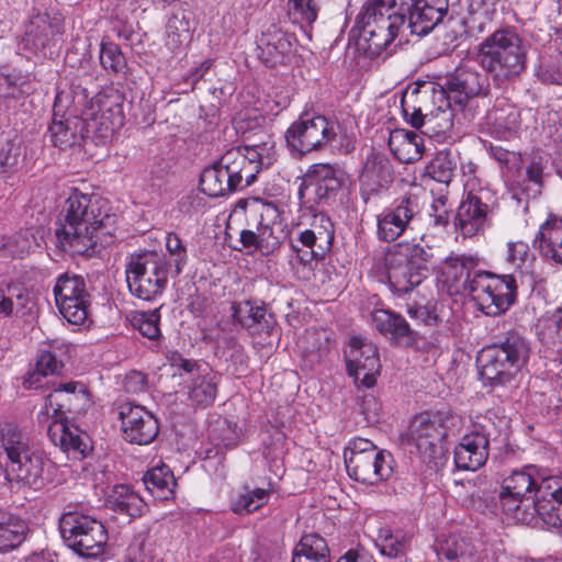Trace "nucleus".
<instances>
[{
  "label": "nucleus",
  "instance_id": "f257e3e1",
  "mask_svg": "<svg viewBox=\"0 0 562 562\" xmlns=\"http://www.w3.org/2000/svg\"><path fill=\"white\" fill-rule=\"evenodd\" d=\"M448 8L449 0H366L351 32L358 34V48L375 57L405 32L419 37L429 34Z\"/></svg>",
  "mask_w": 562,
  "mask_h": 562
},
{
  "label": "nucleus",
  "instance_id": "f03ea898",
  "mask_svg": "<svg viewBox=\"0 0 562 562\" xmlns=\"http://www.w3.org/2000/svg\"><path fill=\"white\" fill-rule=\"evenodd\" d=\"M116 227L117 215L105 200L74 189L55 223V236L64 251L90 257L98 245L113 241Z\"/></svg>",
  "mask_w": 562,
  "mask_h": 562
},
{
  "label": "nucleus",
  "instance_id": "7ed1b4c3",
  "mask_svg": "<svg viewBox=\"0 0 562 562\" xmlns=\"http://www.w3.org/2000/svg\"><path fill=\"white\" fill-rule=\"evenodd\" d=\"M476 60L492 81L501 87L526 70L528 44L514 29H497L479 44Z\"/></svg>",
  "mask_w": 562,
  "mask_h": 562
},
{
  "label": "nucleus",
  "instance_id": "20e7f679",
  "mask_svg": "<svg viewBox=\"0 0 562 562\" xmlns=\"http://www.w3.org/2000/svg\"><path fill=\"white\" fill-rule=\"evenodd\" d=\"M530 344L517 330H509L477 357L484 386L492 390L514 387L516 378L530 357Z\"/></svg>",
  "mask_w": 562,
  "mask_h": 562
},
{
  "label": "nucleus",
  "instance_id": "39448f33",
  "mask_svg": "<svg viewBox=\"0 0 562 562\" xmlns=\"http://www.w3.org/2000/svg\"><path fill=\"white\" fill-rule=\"evenodd\" d=\"M551 494L549 479L542 477L533 465L515 470L502 481L498 503L502 513L514 522H530L535 517V504Z\"/></svg>",
  "mask_w": 562,
  "mask_h": 562
},
{
  "label": "nucleus",
  "instance_id": "423d86ee",
  "mask_svg": "<svg viewBox=\"0 0 562 562\" xmlns=\"http://www.w3.org/2000/svg\"><path fill=\"white\" fill-rule=\"evenodd\" d=\"M87 103L86 88L70 85L67 89L57 91L52 123L47 130V137L53 146L67 149L81 144L90 130V123L85 116Z\"/></svg>",
  "mask_w": 562,
  "mask_h": 562
},
{
  "label": "nucleus",
  "instance_id": "0eeeda50",
  "mask_svg": "<svg viewBox=\"0 0 562 562\" xmlns=\"http://www.w3.org/2000/svg\"><path fill=\"white\" fill-rule=\"evenodd\" d=\"M432 257L429 246L400 243L386 254L389 283L397 294H406L418 286L428 276V262Z\"/></svg>",
  "mask_w": 562,
  "mask_h": 562
},
{
  "label": "nucleus",
  "instance_id": "6e6552de",
  "mask_svg": "<svg viewBox=\"0 0 562 562\" xmlns=\"http://www.w3.org/2000/svg\"><path fill=\"white\" fill-rule=\"evenodd\" d=\"M172 278L171 263L167 256L156 250H142L130 256L126 265V281L131 293L144 301L160 295Z\"/></svg>",
  "mask_w": 562,
  "mask_h": 562
},
{
  "label": "nucleus",
  "instance_id": "1a4fd4ad",
  "mask_svg": "<svg viewBox=\"0 0 562 562\" xmlns=\"http://www.w3.org/2000/svg\"><path fill=\"white\" fill-rule=\"evenodd\" d=\"M460 425V416L449 409L423 412L411 423V440L422 454L436 458L442 453L445 440L454 435Z\"/></svg>",
  "mask_w": 562,
  "mask_h": 562
},
{
  "label": "nucleus",
  "instance_id": "9d476101",
  "mask_svg": "<svg viewBox=\"0 0 562 562\" xmlns=\"http://www.w3.org/2000/svg\"><path fill=\"white\" fill-rule=\"evenodd\" d=\"M61 537L72 551L83 558H97L104 552L108 532L103 524L90 516L69 512L59 519Z\"/></svg>",
  "mask_w": 562,
  "mask_h": 562
},
{
  "label": "nucleus",
  "instance_id": "9b49d317",
  "mask_svg": "<svg viewBox=\"0 0 562 562\" xmlns=\"http://www.w3.org/2000/svg\"><path fill=\"white\" fill-rule=\"evenodd\" d=\"M480 311L496 316L506 312L516 301L517 284L512 274L496 276L487 271L476 272L469 293Z\"/></svg>",
  "mask_w": 562,
  "mask_h": 562
},
{
  "label": "nucleus",
  "instance_id": "f8f14e48",
  "mask_svg": "<svg viewBox=\"0 0 562 562\" xmlns=\"http://www.w3.org/2000/svg\"><path fill=\"white\" fill-rule=\"evenodd\" d=\"M338 124L323 115L303 113L286 130L284 137L289 149L300 155L323 150L335 140Z\"/></svg>",
  "mask_w": 562,
  "mask_h": 562
},
{
  "label": "nucleus",
  "instance_id": "ddd939ff",
  "mask_svg": "<svg viewBox=\"0 0 562 562\" xmlns=\"http://www.w3.org/2000/svg\"><path fill=\"white\" fill-rule=\"evenodd\" d=\"M344 182L342 170L330 164H314L301 178L297 196L300 204L313 210L329 204L336 198Z\"/></svg>",
  "mask_w": 562,
  "mask_h": 562
},
{
  "label": "nucleus",
  "instance_id": "4468645a",
  "mask_svg": "<svg viewBox=\"0 0 562 562\" xmlns=\"http://www.w3.org/2000/svg\"><path fill=\"white\" fill-rule=\"evenodd\" d=\"M247 160L239 149H229L200 176L201 191L211 196H224L240 188V172Z\"/></svg>",
  "mask_w": 562,
  "mask_h": 562
},
{
  "label": "nucleus",
  "instance_id": "2eb2a0df",
  "mask_svg": "<svg viewBox=\"0 0 562 562\" xmlns=\"http://www.w3.org/2000/svg\"><path fill=\"white\" fill-rule=\"evenodd\" d=\"M434 91L442 92L445 101L453 103L460 110L465 103L488 91V78L479 71L470 68H457L453 72L441 77L436 82H431Z\"/></svg>",
  "mask_w": 562,
  "mask_h": 562
},
{
  "label": "nucleus",
  "instance_id": "dca6fc26",
  "mask_svg": "<svg viewBox=\"0 0 562 562\" xmlns=\"http://www.w3.org/2000/svg\"><path fill=\"white\" fill-rule=\"evenodd\" d=\"M56 305L60 314L74 325H82L88 317L90 294L81 276L64 273L54 286Z\"/></svg>",
  "mask_w": 562,
  "mask_h": 562
},
{
  "label": "nucleus",
  "instance_id": "f3484780",
  "mask_svg": "<svg viewBox=\"0 0 562 562\" xmlns=\"http://www.w3.org/2000/svg\"><path fill=\"white\" fill-rule=\"evenodd\" d=\"M345 356L347 372L353 378L357 387H373L381 371L376 346L371 341L352 337L349 342V350L345 352Z\"/></svg>",
  "mask_w": 562,
  "mask_h": 562
},
{
  "label": "nucleus",
  "instance_id": "a211bd4d",
  "mask_svg": "<svg viewBox=\"0 0 562 562\" xmlns=\"http://www.w3.org/2000/svg\"><path fill=\"white\" fill-rule=\"evenodd\" d=\"M92 405V396L86 384L68 382L60 384L47 395L43 411L38 415L54 419H67L66 413L82 414Z\"/></svg>",
  "mask_w": 562,
  "mask_h": 562
},
{
  "label": "nucleus",
  "instance_id": "6ab92c4d",
  "mask_svg": "<svg viewBox=\"0 0 562 562\" xmlns=\"http://www.w3.org/2000/svg\"><path fill=\"white\" fill-rule=\"evenodd\" d=\"M5 475L9 481H16L34 490L42 488L53 481L54 463L44 453L32 448L12 463L5 464Z\"/></svg>",
  "mask_w": 562,
  "mask_h": 562
},
{
  "label": "nucleus",
  "instance_id": "aec40b11",
  "mask_svg": "<svg viewBox=\"0 0 562 562\" xmlns=\"http://www.w3.org/2000/svg\"><path fill=\"white\" fill-rule=\"evenodd\" d=\"M119 417L123 437L131 443L148 445L158 436V420L140 405L130 402L121 404Z\"/></svg>",
  "mask_w": 562,
  "mask_h": 562
},
{
  "label": "nucleus",
  "instance_id": "412c9836",
  "mask_svg": "<svg viewBox=\"0 0 562 562\" xmlns=\"http://www.w3.org/2000/svg\"><path fill=\"white\" fill-rule=\"evenodd\" d=\"M295 36L272 24L257 41L258 58L268 67L288 65L295 57Z\"/></svg>",
  "mask_w": 562,
  "mask_h": 562
},
{
  "label": "nucleus",
  "instance_id": "4be33fe9",
  "mask_svg": "<svg viewBox=\"0 0 562 562\" xmlns=\"http://www.w3.org/2000/svg\"><path fill=\"white\" fill-rule=\"evenodd\" d=\"M401 103L405 121L415 128L422 127L425 120L435 113L434 104L439 109L448 106L442 92L434 91L431 82L419 83L412 91H406Z\"/></svg>",
  "mask_w": 562,
  "mask_h": 562
},
{
  "label": "nucleus",
  "instance_id": "5701e85b",
  "mask_svg": "<svg viewBox=\"0 0 562 562\" xmlns=\"http://www.w3.org/2000/svg\"><path fill=\"white\" fill-rule=\"evenodd\" d=\"M344 457L349 476L361 484L374 485L387 480L393 472L392 457L385 451H371L356 457H347L345 452Z\"/></svg>",
  "mask_w": 562,
  "mask_h": 562
},
{
  "label": "nucleus",
  "instance_id": "b1692460",
  "mask_svg": "<svg viewBox=\"0 0 562 562\" xmlns=\"http://www.w3.org/2000/svg\"><path fill=\"white\" fill-rule=\"evenodd\" d=\"M234 321L252 336L270 337L277 333L278 323L267 305L258 300H244L232 304Z\"/></svg>",
  "mask_w": 562,
  "mask_h": 562
},
{
  "label": "nucleus",
  "instance_id": "393cba45",
  "mask_svg": "<svg viewBox=\"0 0 562 562\" xmlns=\"http://www.w3.org/2000/svg\"><path fill=\"white\" fill-rule=\"evenodd\" d=\"M417 213L418 203L416 198L405 195L396 200L392 207L376 217L379 239L386 243L395 241L409 227Z\"/></svg>",
  "mask_w": 562,
  "mask_h": 562
},
{
  "label": "nucleus",
  "instance_id": "a878e982",
  "mask_svg": "<svg viewBox=\"0 0 562 562\" xmlns=\"http://www.w3.org/2000/svg\"><path fill=\"white\" fill-rule=\"evenodd\" d=\"M479 258L467 255H451L442 263V282L450 295L469 294L476 272Z\"/></svg>",
  "mask_w": 562,
  "mask_h": 562
},
{
  "label": "nucleus",
  "instance_id": "bb28decb",
  "mask_svg": "<svg viewBox=\"0 0 562 562\" xmlns=\"http://www.w3.org/2000/svg\"><path fill=\"white\" fill-rule=\"evenodd\" d=\"M488 454L490 435L481 427L462 437L454 448V463L460 470L476 471L485 464Z\"/></svg>",
  "mask_w": 562,
  "mask_h": 562
},
{
  "label": "nucleus",
  "instance_id": "cd10ccee",
  "mask_svg": "<svg viewBox=\"0 0 562 562\" xmlns=\"http://www.w3.org/2000/svg\"><path fill=\"white\" fill-rule=\"evenodd\" d=\"M393 180L394 170L389 157L382 153L370 154L359 177L364 200L367 201L369 195H375L389 188Z\"/></svg>",
  "mask_w": 562,
  "mask_h": 562
},
{
  "label": "nucleus",
  "instance_id": "c85d7f7f",
  "mask_svg": "<svg viewBox=\"0 0 562 562\" xmlns=\"http://www.w3.org/2000/svg\"><path fill=\"white\" fill-rule=\"evenodd\" d=\"M491 207L482 199L469 193L459 205L454 225L463 237H472L490 226Z\"/></svg>",
  "mask_w": 562,
  "mask_h": 562
},
{
  "label": "nucleus",
  "instance_id": "c756f323",
  "mask_svg": "<svg viewBox=\"0 0 562 562\" xmlns=\"http://www.w3.org/2000/svg\"><path fill=\"white\" fill-rule=\"evenodd\" d=\"M87 122L90 128L99 130L103 137L112 135L113 132L121 127L124 122L122 105L110 102V100L99 94L94 99L89 100L86 104Z\"/></svg>",
  "mask_w": 562,
  "mask_h": 562
},
{
  "label": "nucleus",
  "instance_id": "7c9ffc66",
  "mask_svg": "<svg viewBox=\"0 0 562 562\" xmlns=\"http://www.w3.org/2000/svg\"><path fill=\"white\" fill-rule=\"evenodd\" d=\"M47 435L55 446L76 458L86 457L92 449L90 436L68 419H54L47 429Z\"/></svg>",
  "mask_w": 562,
  "mask_h": 562
},
{
  "label": "nucleus",
  "instance_id": "2f4dec72",
  "mask_svg": "<svg viewBox=\"0 0 562 562\" xmlns=\"http://www.w3.org/2000/svg\"><path fill=\"white\" fill-rule=\"evenodd\" d=\"M533 247L543 259L562 267V218L550 216L541 224Z\"/></svg>",
  "mask_w": 562,
  "mask_h": 562
},
{
  "label": "nucleus",
  "instance_id": "473e14b6",
  "mask_svg": "<svg viewBox=\"0 0 562 562\" xmlns=\"http://www.w3.org/2000/svg\"><path fill=\"white\" fill-rule=\"evenodd\" d=\"M371 318L374 327L396 344L408 347L417 340L416 331L411 328L406 319L392 311L375 310Z\"/></svg>",
  "mask_w": 562,
  "mask_h": 562
},
{
  "label": "nucleus",
  "instance_id": "72a5a7b5",
  "mask_svg": "<svg viewBox=\"0 0 562 562\" xmlns=\"http://www.w3.org/2000/svg\"><path fill=\"white\" fill-rule=\"evenodd\" d=\"M260 221L257 224L259 231V250L269 255L277 250L286 237L281 223L272 221L278 217V209L272 203L261 205L259 211Z\"/></svg>",
  "mask_w": 562,
  "mask_h": 562
},
{
  "label": "nucleus",
  "instance_id": "f704fd0d",
  "mask_svg": "<svg viewBox=\"0 0 562 562\" xmlns=\"http://www.w3.org/2000/svg\"><path fill=\"white\" fill-rule=\"evenodd\" d=\"M0 447L12 463L34 448L30 435L13 419L0 420Z\"/></svg>",
  "mask_w": 562,
  "mask_h": 562
},
{
  "label": "nucleus",
  "instance_id": "c9c22d12",
  "mask_svg": "<svg viewBox=\"0 0 562 562\" xmlns=\"http://www.w3.org/2000/svg\"><path fill=\"white\" fill-rule=\"evenodd\" d=\"M221 375L213 371L209 366L198 369V375H194L189 384V400L195 407L205 408L212 405L217 395V387Z\"/></svg>",
  "mask_w": 562,
  "mask_h": 562
},
{
  "label": "nucleus",
  "instance_id": "e433bc0d",
  "mask_svg": "<svg viewBox=\"0 0 562 562\" xmlns=\"http://www.w3.org/2000/svg\"><path fill=\"white\" fill-rule=\"evenodd\" d=\"M535 517L530 522H522L527 526H546L548 529L562 528V487L551 485V494L540 497L535 504Z\"/></svg>",
  "mask_w": 562,
  "mask_h": 562
},
{
  "label": "nucleus",
  "instance_id": "4c0bfd02",
  "mask_svg": "<svg viewBox=\"0 0 562 562\" xmlns=\"http://www.w3.org/2000/svg\"><path fill=\"white\" fill-rule=\"evenodd\" d=\"M389 147L396 159L411 164L422 158L424 139L414 131L397 128L390 134Z\"/></svg>",
  "mask_w": 562,
  "mask_h": 562
},
{
  "label": "nucleus",
  "instance_id": "58836bf2",
  "mask_svg": "<svg viewBox=\"0 0 562 562\" xmlns=\"http://www.w3.org/2000/svg\"><path fill=\"white\" fill-rule=\"evenodd\" d=\"M29 524L19 515L0 508V553L19 548L27 538Z\"/></svg>",
  "mask_w": 562,
  "mask_h": 562
},
{
  "label": "nucleus",
  "instance_id": "ea45409f",
  "mask_svg": "<svg viewBox=\"0 0 562 562\" xmlns=\"http://www.w3.org/2000/svg\"><path fill=\"white\" fill-rule=\"evenodd\" d=\"M143 483L147 492L156 499L167 501L173 497L177 481L170 468L157 465L145 472Z\"/></svg>",
  "mask_w": 562,
  "mask_h": 562
},
{
  "label": "nucleus",
  "instance_id": "a19ab883",
  "mask_svg": "<svg viewBox=\"0 0 562 562\" xmlns=\"http://www.w3.org/2000/svg\"><path fill=\"white\" fill-rule=\"evenodd\" d=\"M543 170L544 162L540 156H535L526 167V178L516 180L512 184L513 198L517 199L518 203L521 202L519 193L526 195V200L537 198L541 193L543 186Z\"/></svg>",
  "mask_w": 562,
  "mask_h": 562
},
{
  "label": "nucleus",
  "instance_id": "79ce46f5",
  "mask_svg": "<svg viewBox=\"0 0 562 562\" xmlns=\"http://www.w3.org/2000/svg\"><path fill=\"white\" fill-rule=\"evenodd\" d=\"M106 506L116 513L138 517L143 514L146 504L130 486L121 484L115 485L108 496Z\"/></svg>",
  "mask_w": 562,
  "mask_h": 562
},
{
  "label": "nucleus",
  "instance_id": "37998d69",
  "mask_svg": "<svg viewBox=\"0 0 562 562\" xmlns=\"http://www.w3.org/2000/svg\"><path fill=\"white\" fill-rule=\"evenodd\" d=\"M58 33H60L59 26L53 25L48 15L37 16L31 22L23 41L26 47L38 52L45 49Z\"/></svg>",
  "mask_w": 562,
  "mask_h": 562
},
{
  "label": "nucleus",
  "instance_id": "c03bdc74",
  "mask_svg": "<svg viewBox=\"0 0 562 562\" xmlns=\"http://www.w3.org/2000/svg\"><path fill=\"white\" fill-rule=\"evenodd\" d=\"M319 225L312 224L311 231L317 235L316 248L314 251H305L302 254V263L307 265L312 260H319L330 250L334 240V225L331 221L325 215H319Z\"/></svg>",
  "mask_w": 562,
  "mask_h": 562
},
{
  "label": "nucleus",
  "instance_id": "a18cd8bd",
  "mask_svg": "<svg viewBox=\"0 0 562 562\" xmlns=\"http://www.w3.org/2000/svg\"><path fill=\"white\" fill-rule=\"evenodd\" d=\"M458 166V155L451 150H440L427 166L428 175L436 181L449 184Z\"/></svg>",
  "mask_w": 562,
  "mask_h": 562
},
{
  "label": "nucleus",
  "instance_id": "49530a36",
  "mask_svg": "<svg viewBox=\"0 0 562 562\" xmlns=\"http://www.w3.org/2000/svg\"><path fill=\"white\" fill-rule=\"evenodd\" d=\"M304 353L312 362H319L326 357L331 348V340L326 330L310 329L304 337Z\"/></svg>",
  "mask_w": 562,
  "mask_h": 562
},
{
  "label": "nucleus",
  "instance_id": "de8ad7c7",
  "mask_svg": "<svg viewBox=\"0 0 562 562\" xmlns=\"http://www.w3.org/2000/svg\"><path fill=\"white\" fill-rule=\"evenodd\" d=\"M440 555L447 562H480V554L465 539L447 542L440 548Z\"/></svg>",
  "mask_w": 562,
  "mask_h": 562
},
{
  "label": "nucleus",
  "instance_id": "09e8293b",
  "mask_svg": "<svg viewBox=\"0 0 562 562\" xmlns=\"http://www.w3.org/2000/svg\"><path fill=\"white\" fill-rule=\"evenodd\" d=\"M539 337L548 347L562 349V307L557 308L543 319Z\"/></svg>",
  "mask_w": 562,
  "mask_h": 562
},
{
  "label": "nucleus",
  "instance_id": "8fccbe9b",
  "mask_svg": "<svg viewBox=\"0 0 562 562\" xmlns=\"http://www.w3.org/2000/svg\"><path fill=\"white\" fill-rule=\"evenodd\" d=\"M269 498L268 491L263 488H255L238 494L232 502V510L235 514H250L262 507Z\"/></svg>",
  "mask_w": 562,
  "mask_h": 562
},
{
  "label": "nucleus",
  "instance_id": "3c124183",
  "mask_svg": "<svg viewBox=\"0 0 562 562\" xmlns=\"http://www.w3.org/2000/svg\"><path fill=\"white\" fill-rule=\"evenodd\" d=\"M159 323V308L136 313L132 319L133 327L136 328L142 336L155 342H158L161 338Z\"/></svg>",
  "mask_w": 562,
  "mask_h": 562
},
{
  "label": "nucleus",
  "instance_id": "603ef678",
  "mask_svg": "<svg viewBox=\"0 0 562 562\" xmlns=\"http://www.w3.org/2000/svg\"><path fill=\"white\" fill-rule=\"evenodd\" d=\"M293 554L308 555L313 559L330 560V551L326 540L316 533L302 536L295 546Z\"/></svg>",
  "mask_w": 562,
  "mask_h": 562
},
{
  "label": "nucleus",
  "instance_id": "864d4df0",
  "mask_svg": "<svg viewBox=\"0 0 562 562\" xmlns=\"http://www.w3.org/2000/svg\"><path fill=\"white\" fill-rule=\"evenodd\" d=\"M100 63L102 67L113 74L124 72L127 64L121 47L113 42H102L100 47Z\"/></svg>",
  "mask_w": 562,
  "mask_h": 562
},
{
  "label": "nucleus",
  "instance_id": "5fc2aeb1",
  "mask_svg": "<svg viewBox=\"0 0 562 562\" xmlns=\"http://www.w3.org/2000/svg\"><path fill=\"white\" fill-rule=\"evenodd\" d=\"M166 249L169 254L168 261L171 263L172 278L178 277L188 261V252L180 237L175 233L166 236Z\"/></svg>",
  "mask_w": 562,
  "mask_h": 562
},
{
  "label": "nucleus",
  "instance_id": "6e6d98bb",
  "mask_svg": "<svg viewBox=\"0 0 562 562\" xmlns=\"http://www.w3.org/2000/svg\"><path fill=\"white\" fill-rule=\"evenodd\" d=\"M318 13L314 0H289V14L294 22L312 24Z\"/></svg>",
  "mask_w": 562,
  "mask_h": 562
},
{
  "label": "nucleus",
  "instance_id": "4d7b16f0",
  "mask_svg": "<svg viewBox=\"0 0 562 562\" xmlns=\"http://www.w3.org/2000/svg\"><path fill=\"white\" fill-rule=\"evenodd\" d=\"M274 142L271 136L261 143H252L245 147L246 154L254 158L260 167H268L274 160Z\"/></svg>",
  "mask_w": 562,
  "mask_h": 562
},
{
  "label": "nucleus",
  "instance_id": "13d9d810",
  "mask_svg": "<svg viewBox=\"0 0 562 562\" xmlns=\"http://www.w3.org/2000/svg\"><path fill=\"white\" fill-rule=\"evenodd\" d=\"M21 144V138L15 135L13 138L8 139L3 147L0 148V172H5L18 165L22 154Z\"/></svg>",
  "mask_w": 562,
  "mask_h": 562
},
{
  "label": "nucleus",
  "instance_id": "bf43d9fd",
  "mask_svg": "<svg viewBox=\"0 0 562 562\" xmlns=\"http://www.w3.org/2000/svg\"><path fill=\"white\" fill-rule=\"evenodd\" d=\"M167 33L175 44H181L190 37L189 24L183 18L173 14L167 23Z\"/></svg>",
  "mask_w": 562,
  "mask_h": 562
},
{
  "label": "nucleus",
  "instance_id": "052dcab7",
  "mask_svg": "<svg viewBox=\"0 0 562 562\" xmlns=\"http://www.w3.org/2000/svg\"><path fill=\"white\" fill-rule=\"evenodd\" d=\"M360 413L368 424L379 422L382 412V405L373 394H364L359 403Z\"/></svg>",
  "mask_w": 562,
  "mask_h": 562
},
{
  "label": "nucleus",
  "instance_id": "680f3d73",
  "mask_svg": "<svg viewBox=\"0 0 562 562\" xmlns=\"http://www.w3.org/2000/svg\"><path fill=\"white\" fill-rule=\"evenodd\" d=\"M63 368V363L56 359V356L49 351L43 352L33 369L38 373H43L44 376L56 374Z\"/></svg>",
  "mask_w": 562,
  "mask_h": 562
},
{
  "label": "nucleus",
  "instance_id": "e2e57ef3",
  "mask_svg": "<svg viewBox=\"0 0 562 562\" xmlns=\"http://www.w3.org/2000/svg\"><path fill=\"white\" fill-rule=\"evenodd\" d=\"M407 538L403 532H396L392 540L386 543H380V551L382 554L390 558H397L405 554Z\"/></svg>",
  "mask_w": 562,
  "mask_h": 562
},
{
  "label": "nucleus",
  "instance_id": "0e129e2a",
  "mask_svg": "<svg viewBox=\"0 0 562 562\" xmlns=\"http://www.w3.org/2000/svg\"><path fill=\"white\" fill-rule=\"evenodd\" d=\"M454 105L453 103L449 104L448 106H445V109H439L438 104H434L432 109L435 110V113L432 115H429L428 121L437 120V127L438 132H447L450 130L453 125V116H454V110L452 108Z\"/></svg>",
  "mask_w": 562,
  "mask_h": 562
},
{
  "label": "nucleus",
  "instance_id": "69168bd1",
  "mask_svg": "<svg viewBox=\"0 0 562 562\" xmlns=\"http://www.w3.org/2000/svg\"><path fill=\"white\" fill-rule=\"evenodd\" d=\"M8 292L12 296V301L14 302V311L16 313L24 315L25 311H31L30 304L32 303V297L27 289L9 288Z\"/></svg>",
  "mask_w": 562,
  "mask_h": 562
},
{
  "label": "nucleus",
  "instance_id": "338daca9",
  "mask_svg": "<svg viewBox=\"0 0 562 562\" xmlns=\"http://www.w3.org/2000/svg\"><path fill=\"white\" fill-rule=\"evenodd\" d=\"M447 196H439L434 200L430 206V216L434 217V223L439 226H446L449 223V211L447 207Z\"/></svg>",
  "mask_w": 562,
  "mask_h": 562
},
{
  "label": "nucleus",
  "instance_id": "774afa93",
  "mask_svg": "<svg viewBox=\"0 0 562 562\" xmlns=\"http://www.w3.org/2000/svg\"><path fill=\"white\" fill-rule=\"evenodd\" d=\"M123 386L127 393L143 392L146 389V376L142 372L131 371L125 375Z\"/></svg>",
  "mask_w": 562,
  "mask_h": 562
}]
</instances>
